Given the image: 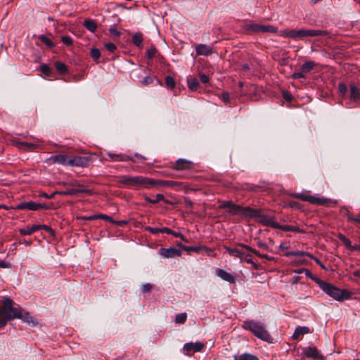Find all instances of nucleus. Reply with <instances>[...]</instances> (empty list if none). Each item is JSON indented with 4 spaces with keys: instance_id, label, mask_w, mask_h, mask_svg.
Listing matches in <instances>:
<instances>
[{
    "instance_id": "nucleus-1",
    "label": "nucleus",
    "mask_w": 360,
    "mask_h": 360,
    "mask_svg": "<svg viewBox=\"0 0 360 360\" xmlns=\"http://www.w3.org/2000/svg\"><path fill=\"white\" fill-rule=\"evenodd\" d=\"M22 309L18 305H15L10 298H5L3 306L0 309V328H3L10 320L21 319Z\"/></svg>"
},
{
    "instance_id": "nucleus-2",
    "label": "nucleus",
    "mask_w": 360,
    "mask_h": 360,
    "mask_svg": "<svg viewBox=\"0 0 360 360\" xmlns=\"http://www.w3.org/2000/svg\"><path fill=\"white\" fill-rule=\"evenodd\" d=\"M117 183L128 188L133 189H150L151 188V178L143 176L122 175L117 176Z\"/></svg>"
},
{
    "instance_id": "nucleus-3",
    "label": "nucleus",
    "mask_w": 360,
    "mask_h": 360,
    "mask_svg": "<svg viewBox=\"0 0 360 360\" xmlns=\"http://www.w3.org/2000/svg\"><path fill=\"white\" fill-rule=\"evenodd\" d=\"M316 283L323 292L337 301H342L350 298L349 292L345 290H341L329 283L317 279Z\"/></svg>"
},
{
    "instance_id": "nucleus-4",
    "label": "nucleus",
    "mask_w": 360,
    "mask_h": 360,
    "mask_svg": "<svg viewBox=\"0 0 360 360\" xmlns=\"http://www.w3.org/2000/svg\"><path fill=\"white\" fill-rule=\"evenodd\" d=\"M243 328L250 330L257 338L271 342V337L269 332L265 329L263 323L253 320L246 321L243 323Z\"/></svg>"
},
{
    "instance_id": "nucleus-5",
    "label": "nucleus",
    "mask_w": 360,
    "mask_h": 360,
    "mask_svg": "<svg viewBox=\"0 0 360 360\" xmlns=\"http://www.w3.org/2000/svg\"><path fill=\"white\" fill-rule=\"evenodd\" d=\"M329 34L327 30H292V39L304 40L307 37H313L316 36H326Z\"/></svg>"
},
{
    "instance_id": "nucleus-6",
    "label": "nucleus",
    "mask_w": 360,
    "mask_h": 360,
    "mask_svg": "<svg viewBox=\"0 0 360 360\" xmlns=\"http://www.w3.org/2000/svg\"><path fill=\"white\" fill-rule=\"evenodd\" d=\"M291 196L301 200L309 202L311 204L318 205H328L333 202L330 199H328L323 197L319 198L303 193H295L291 194Z\"/></svg>"
},
{
    "instance_id": "nucleus-7",
    "label": "nucleus",
    "mask_w": 360,
    "mask_h": 360,
    "mask_svg": "<svg viewBox=\"0 0 360 360\" xmlns=\"http://www.w3.org/2000/svg\"><path fill=\"white\" fill-rule=\"evenodd\" d=\"M253 211H255V212H251L250 217L257 219V221L264 226L278 229V223L275 221L274 217L262 214L258 209H253Z\"/></svg>"
},
{
    "instance_id": "nucleus-8",
    "label": "nucleus",
    "mask_w": 360,
    "mask_h": 360,
    "mask_svg": "<svg viewBox=\"0 0 360 360\" xmlns=\"http://www.w3.org/2000/svg\"><path fill=\"white\" fill-rule=\"evenodd\" d=\"M245 31L254 33H274L277 31V28L270 25H261L257 23H248L243 26Z\"/></svg>"
},
{
    "instance_id": "nucleus-9",
    "label": "nucleus",
    "mask_w": 360,
    "mask_h": 360,
    "mask_svg": "<svg viewBox=\"0 0 360 360\" xmlns=\"http://www.w3.org/2000/svg\"><path fill=\"white\" fill-rule=\"evenodd\" d=\"M91 163L89 156H70L69 166L86 167Z\"/></svg>"
},
{
    "instance_id": "nucleus-10",
    "label": "nucleus",
    "mask_w": 360,
    "mask_h": 360,
    "mask_svg": "<svg viewBox=\"0 0 360 360\" xmlns=\"http://www.w3.org/2000/svg\"><path fill=\"white\" fill-rule=\"evenodd\" d=\"M228 212L232 215L239 214L245 217H250V213L255 212L253 208L250 207H242L239 205L233 204Z\"/></svg>"
},
{
    "instance_id": "nucleus-11",
    "label": "nucleus",
    "mask_w": 360,
    "mask_h": 360,
    "mask_svg": "<svg viewBox=\"0 0 360 360\" xmlns=\"http://www.w3.org/2000/svg\"><path fill=\"white\" fill-rule=\"evenodd\" d=\"M15 209L20 210H28L34 211L40 209H48V206L46 204L37 203L32 201H30L22 202L17 204Z\"/></svg>"
},
{
    "instance_id": "nucleus-12",
    "label": "nucleus",
    "mask_w": 360,
    "mask_h": 360,
    "mask_svg": "<svg viewBox=\"0 0 360 360\" xmlns=\"http://www.w3.org/2000/svg\"><path fill=\"white\" fill-rule=\"evenodd\" d=\"M203 347L204 345L201 342H188L184 345L183 349L186 355L191 356L195 352H200Z\"/></svg>"
},
{
    "instance_id": "nucleus-13",
    "label": "nucleus",
    "mask_w": 360,
    "mask_h": 360,
    "mask_svg": "<svg viewBox=\"0 0 360 360\" xmlns=\"http://www.w3.org/2000/svg\"><path fill=\"white\" fill-rule=\"evenodd\" d=\"M159 254L164 258H174L181 256V251L180 249L170 247L168 248H160L159 250Z\"/></svg>"
},
{
    "instance_id": "nucleus-14",
    "label": "nucleus",
    "mask_w": 360,
    "mask_h": 360,
    "mask_svg": "<svg viewBox=\"0 0 360 360\" xmlns=\"http://www.w3.org/2000/svg\"><path fill=\"white\" fill-rule=\"evenodd\" d=\"M303 354L308 358L313 359H323L322 354L316 347H307L303 349Z\"/></svg>"
},
{
    "instance_id": "nucleus-15",
    "label": "nucleus",
    "mask_w": 360,
    "mask_h": 360,
    "mask_svg": "<svg viewBox=\"0 0 360 360\" xmlns=\"http://www.w3.org/2000/svg\"><path fill=\"white\" fill-rule=\"evenodd\" d=\"M217 275L222 280L229 282V283H235L236 281V277L235 275L229 274L221 269H217L216 270Z\"/></svg>"
},
{
    "instance_id": "nucleus-16",
    "label": "nucleus",
    "mask_w": 360,
    "mask_h": 360,
    "mask_svg": "<svg viewBox=\"0 0 360 360\" xmlns=\"http://www.w3.org/2000/svg\"><path fill=\"white\" fill-rule=\"evenodd\" d=\"M176 185H178V183L176 181L158 180V179H155L151 178V188H155V187H170V188H172Z\"/></svg>"
},
{
    "instance_id": "nucleus-17",
    "label": "nucleus",
    "mask_w": 360,
    "mask_h": 360,
    "mask_svg": "<svg viewBox=\"0 0 360 360\" xmlns=\"http://www.w3.org/2000/svg\"><path fill=\"white\" fill-rule=\"evenodd\" d=\"M224 249L226 250V252L228 253L230 256L239 258L240 262L243 261L245 252L244 251H243V250L238 248H231L227 246H224Z\"/></svg>"
},
{
    "instance_id": "nucleus-18",
    "label": "nucleus",
    "mask_w": 360,
    "mask_h": 360,
    "mask_svg": "<svg viewBox=\"0 0 360 360\" xmlns=\"http://www.w3.org/2000/svg\"><path fill=\"white\" fill-rule=\"evenodd\" d=\"M106 155L110 158L111 161H131L136 162L134 157L128 156L124 154H116L112 153H107Z\"/></svg>"
},
{
    "instance_id": "nucleus-19",
    "label": "nucleus",
    "mask_w": 360,
    "mask_h": 360,
    "mask_svg": "<svg viewBox=\"0 0 360 360\" xmlns=\"http://www.w3.org/2000/svg\"><path fill=\"white\" fill-rule=\"evenodd\" d=\"M69 159L70 156L65 155H57L51 156L49 159L52 163H58L62 165H68L69 166Z\"/></svg>"
},
{
    "instance_id": "nucleus-20",
    "label": "nucleus",
    "mask_w": 360,
    "mask_h": 360,
    "mask_svg": "<svg viewBox=\"0 0 360 360\" xmlns=\"http://www.w3.org/2000/svg\"><path fill=\"white\" fill-rule=\"evenodd\" d=\"M177 245L180 248V249L186 252H195L198 253L202 250H205L208 252V254H210V252H212L211 249L205 246H186L180 243H177Z\"/></svg>"
},
{
    "instance_id": "nucleus-21",
    "label": "nucleus",
    "mask_w": 360,
    "mask_h": 360,
    "mask_svg": "<svg viewBox=\"0 0 360 360\" xmlns=\"http://www.w3.org/2000/svg\"><path fill=\"white\" fill-rule=\"evenodd\" d=\"M195 51L197 55L199 56H210L212 53V48L207 44H200L196 46Z\"/></svg>"
},
{
    "instance_id": "nucleus-22",
    "label": "nucleus",
    "mask_w": 360,
    "mask_h": 360,
    "mask_svg": "<svg viewBox=\"0 0 360 360\" xmlns=\"http://www.w3.org/2000/svg\"><path fill=\"white\" fill-rule=\"evenodd\" d=\"M193 167V163L185 159H179L176 160L174 169L176 170H188Z\"/></svg>"
},
{
    "instance_id": "nucleus-23",
    "label": "nucleus",
    "mask_w": 360,
    "mask_h": 360,
    "mask_svg": "<svg viewBox=\"0 0 360 360\" xmlns=\"http://www.w3.org/2000/svg\"><path fill=\"white\" fill-rule=\"evenodd\" d=\"M310 333V329L307 326H298L295 328L292 335L293 340H299L302 335Z\"/></svg>"
},
{
    "instance_id": "nucleus-24",
    "label": "nucleus",
    "mask_w": 360,
    "mask_h": 360,
    "mask_svg": "<svg viewBox=\"0 0 360 360\" xmlns=\"http://www.w3.org/2000/svg\"><path fill=\"white\" fill-rule=\"evenodd\" d=\"M238 246L241 247L242 248H244V249L247 250L248 251L251 252L252 253L256 255L257 256H258L260 258H264V259H266L269 260V261L273 260V259H274L273 257H269V255H267L266 254H261L256 249L252 248V247H250V246H249L248 245L240 243V244H238Z\"/></svg>"
},
{
    "instance_id": "nucleus-25",
    "label": "nucleus",
    "mask_w": 360,
    "mask_h": 360,
    "mask_svg": "<svg viewBox=\"0 0 360 360\" xmlns=\"http://www.w3.org/2000/svg\"><path fill=\"white\" fill-rule=\"evenodd\" d=\"M82 193H89L90 191L86 189L70 188L63 191H58V194L60 195H74Z\"/></svg>"
},
{
    "instance_id": "nucleus-26",
    "label": "nucleus",
    "mask_w": 360,
    "mask_h": 360,
    "mask_svg": "<svg viewBox=\"0 0 360 360\" xmlns=\"http://www.w3.org/2000/svg\"><path fill=\"white\" fill-rule=\"evenodd\" d=\"M349 98L356 102L360 100V91L359 88L354 84L349 86Z\"/></svg>"
},
{
    "instance_id": "nucleus-27",
    "label": "nucleus",
    "mask_w": 360,
    "mask_h": 360,
    "mask_svg": "<svg viewBox=\"0 0 360 360\" xmlns=\"http://www.w3.org/2000/svg\"><path fill=\"white\" fill-rule=\"evenodd\" d=\"M24 322L28 323L29 325H31L32 326H35L38 324V321L36 319H34L30 312H25L23 313V311H22V316L21 319Z\"/></svg>"
},
{
    "instance_id": "nucleus-28",
    "label": "nucleus",
    "mask_w": 360,
    "mask_h": 360,
    "mask_svg": "<svg viewBox=\"0 0 360 360\" xmlns=\"http://www.w3.org/2000/svg\"><path fill=\"white\" fill-rule=\"evenodd\" d=\"M143 37L141 32H136L132 35V43L138 48H142Z\"/></svg>"
},
{
    "instance_id": "nucleus-29",
    "label": "nucleus",
    "mask_w": 360,
    "mask_h": 360,
    "mask_svg": "<svg viewBox=\"0 0 360 360\" xmlns=\"http://www.w3.org/2000/svg\"><path fill=\"white\" fill-rule=\"evenodd\" d=\"M37 231H39V227L36 226V225H32V226H27L26 228L20 229L19 232L22 236H30Z\"/></svg>"
},
{
    "instance_id": "nucleus-30",
    "label": "nucleus",
    "mask_w": 360,
    "mask_h": 360,
    "mask_svg": "<svg viewBox=\"0 0 360 360\" xmlns=\"http://www.w3.org/2000/svg\"><path fill=\"white\" fill-rule=\"evenodd\" d=\"M277 229L282 230L283 231H292L296 233H304L302 230H301L298 226H289V225H280L278 224V227Z\"/></svg>"
},
{
    "instance_id": "nucleus-31",
    "label": "nucleus",
    "mask_w": 360,
    "mask_h": 360,
    "mask_svg": "<svg viewBox=\"0 0 360 360\" xmlns=\"http://www.w3.org/2000/svg\"><path fill=\"white\" fill-rule=\"evenodd\" d=\"M188 87L191 91H195L198 90L200 84L197 79L189 77L187 79Z\"/></svg>"
},
{
    "instance_id": "nucleus-32",
    "label": "nucleus",
    "mask_w": 360,
    "mask_h": 360,
    "mask_svg": "<svg viewBox=\"0 0 360 360\" xmlns=\"http://www.w3.org/2000/svg\"><path fill=\"white\" fill-rule=\"evenodd\" d=\"M84 26L91 32H94L97 28V25L92 19H86L84 22Z\"/></svg>"
},
{
    "instance_id": "nucleus-33",
    "label": "nucleus",
    "mask_w": 360,
    "mask_h": 360,
    "mask_svg": "<svg viewBox=\"0 0 360 360\" xmlns=\"http://www.w3.org/2000/svg\"><path fill=\"white\" fill-rule=\"evenodd\" d=\"M316 66V63L314 61L308 60L304 63L301 66V70H302L305 74L309 72L312 70Z\"/></svg>"
},
{
    "instance_id": "nucleus-34",
    "label": "nucleus",
    "mask_w": 360,
    "mask_h": 360,
    "mask_svg": "<svg viewBox=\"0 0 360 360\" xmlns=\"http://www.w3.org/2000/svg\"><path fill=\"white\" fill-rule=\"evenodd\" d=\"M234 360H259L258 358L250 354L244 353L240 356L235 355Z\"/></svg>"
},
{
    "instance_id": "nucleus-35",
    "label": "nucleus",
    "mask_w": 360,
    "mask_h": 360,
    "mask_svg": "<svg viewBox=\"0 0 360 360\" xmlns=\"http://www.w3.org/2000/svg\"><path fill=\"white\" fill-rule=\"evenodd\" d=\"M144 200L149 203L155 204L160 201L165 200V196H164V195H162L161 193H158L155 195V199H151L148 196L145 195Z\"/></svg>"
},
{
    "instance_id": "nucleus-36",
    "label": "nucleus",
    "mask_w": 360,
    "mask_h": 360,
    "mask_svg": "<svg viewBox=\"0 0 360 360\" xmlns=\"http://www.w3.org/2000/svg\"><path fill=\"white\" fill-rule=\"evenodd\" d=\"M338 238L340 239V241H342L344 243V245L347 248L350 249L351 250H354V245H352L351 240L349 238H347L345 235L340 233L338 235Z\"/></svg>"
},
{
    "instance_id": "nucleus-37",
    "label": "nucleus",
    "mask_w": 360,
    "mask_h": 360,
    "mask_svg": "<svg viewBox=\"0 0 360 360\" xmlns=\"http://www.w3.org/2000/svg\"><path fill=\"white\" fill-rule=\"evenodd\" d=\"M88 219L89 220H95V219H102L105 221H110V223L114 222V220L110 216L103 214L89 216Z\"/></svg>"
},
{
    "instance_id": "nucleus-38",
    "label": "nucleus",
    "mask_w": 360,
    "mask_h": 360,
    "mask_svg": "<svg viewBox=\"0 0 360 360\" xmlns=\"http://www.w3.org/2000/svg\"><path fill=\"white\" fill-rule=\"evenodd\" d=\"M311 253L304 252V251H292V252H287L284 254L286 257H290V256H296V257H302V256H307L308 257H310Z\"/></svg>"
},
{
    "instance_id": "nucleus-39",
    "label": "nucleus",
    "mask_w": 360,
    "mask_h": 360,
    "mask_svg": "<svg viewBox=\"0 0 360 360\" xmlns=\"http://www.w3.org/2000/svg\"><path fill=\"white\" fill-rule=\"evenodd\" d=\"M57 71L61 75H64L68 72V68L65 63L62 62H56L55 64Z\"/></svg>"
},
{
    "instance_id": "nucleus-40",
    "label": "nucleus",
    "mask_w": 360,
    "mask_h": 360,
    "mask_svg": "<svg viewBox=\"0 0 360 360\" xmlns=\"http://www.w3.org/2000/svg\"><path fill=\"white\" fill-rule=\"evenodd\" d=\"M243 260L245 262H247L248 264H250L252 266V268L255 270H257L259 269V264H256L255 262H253V260L251 258V255H250L245 253V256L243 257Z\"/></svg>"
},
{
    "instance_id": "nucleus-41",
    "label": "nucleus",
    "mask_w": 360,
    "mask_h": 360,
    "mask_svg": "<svg viewBox=\"0 0 360 360\" xmlns=\"http://www.w3.org/2000/svg\"><path fill=\"white\" fill-rule=\"evenodd\" d=\"M165 84L168 89H174L176 86L174 79L172 76H167L165 77Z\"/></svg>"
},
{
    "instance_id": "nucleus-42",
    "label": "nucleus",
    "mask_w": 360,
    "mask_h": 360,
    "mask_svg": "<svg viewBox=\"0 0 360 360\" xmlns=\"http://www.w3.org/2000/svg\"><path fill=\"white\" fill-rule=\"evenodd\" d=\"M18 147L21 148L22 147H25L26 149L32 150L37 147L36 143H27V142H20L18 143Z\"/></svg>"
},
{
    "instance_id": "nucleus-43",
    "label": "nucleus",
    "mask_w": 360,
    "mask_h": 360,
    "mask_svg": "<svg viewBox=\"0 0 360 360\" xmlns=\"http://www.w3.org/2000/svg\"><path fill=\"white\" fill-rule=\"evenodd\" d=\"M39 40L44 43L45 45H46L48 47L51 48L54 46V44L53 41L46 37L45 35H40L39 37Z\"/></svg>"
},
{
    "instance_id": "nucleus-44",
    "label": "nucleus",
    "mask_w": 360,
    "mask_h": 360,
    "mask_svg": "<svg viewBox=\"0 0 360 360\" xmlns=\"http://www.w3.org/2000/svg\"><path fill=\"white\" fill-rule=\"evenodd\" d=\"M187 319L186 313H181L176 316L175 322L176 323H184Z\"/></svg>"
},
{
    "instance_id": "nucleus-45",
    "label": "nucleus",
    "mask_w": 360,
    "mask_h": 360,
    "mask_svg": "<svg viewBox=\"0 0 360 360\" xmlns=\"http://www.w3.org/2000/svg\"><path fill=\"white\" fill-rule=\"evenodd\" d=\"M40 70L43 74L48 77H49L51 74V70L50 67L46 64H42L40 66Z\"/></svg>"
},
{
    "instance_id": "nucleus-46",
    "label": "nucleus",
    "mask_w": 360,
    "mask_h": 360,
    "mask_svg": "<svg viewBox=\"0 0 360 360\" xmlns=\"http://www.w3.org/2000/svg\"><path fill=\"white\" fill-rule=\"evenodd\" d=\"M91 56L95 61H98L101 56V51L98 49L93 48L91 50Z\"/></svg>"
},
{
    "instance_id": "nucleus-47",
    "label": "nucleus",
    "mask_w": 360,
    "mask_h": 360,
    "mask_svg": "<svg viewBox=\"0 0 360 360\" xmlns=\"http://www.w3.org/2000/svg\"><path fill=\"white\" fill-rule=\"evenodd\" d=\"M155 79H156V77L155 76H146L141 80V83L142 84L147 86L148 84H152Z\"/></svg>"
},
{
    "instance_id": "nucleus-48",
    "label": "nucleus",
    "mask_w": 360,
    "mask_h": 360,
    "mask_svg": "<svg viewBox=\"0 0 360 360\" xmlns=\"http://www.w3.org/2000/svg\"><path fill=\"white\" fill-rule=\"evenodd\" d=\"M292 79H305L306 78V74L302 71L295 72L291 76Z\"/></svg>"
},
{
    "instance_id": "nucleus-49",
    "label": "nucleus",
    "mask_w": 360,
    "mask_h": 360,
    "mask_svg": "<svg viewBox=\"0 0 360 360\" xmlns=\"http://www.w3.org/2000/svg\"><path fill=\"white\" fill-rule=\"evenodd\" d=\"M338 91L342 96H345L347 91V86L343 83H340L338 85Z\"/></svg>"
},
{
    "instance_id": "nucleus-50",
    "label": "nucleus",
    "mask_w": 360,
    "mask_h": 360,
    "mask_svg": "<svg viewBox=\"0 0 360 360\" xmlns=\"http://www.w3.org/2000/svg\"><path fill=\"white\" fill-rule=\"evenodd\" d=\"M157 49L155 46H152L150 49H148L146 51L148 59H152L156 53Z\"/></svg>"
},
{
    "instance_id": "nucleus-51",
    "label": "nucleus",
    "mask_w": 360,
    "mask_h": 360,
    "mask_svg": "<svg viewBox=\"0 0 360 360\" xmlns=\"http://www.w3.org/2000/svg\"><path fill=\"white\" fill-rule=\"evenodd\" d=\"M153 289V285L147 283L141 286V290L143 293L150 292Z\"/></svg>"
},
{
    "instance_id": "nucleus-52",
    "label": "nucleus",
    "mask_w": 360,
    "mask_h": 360,
    "mask_svg": "<svg viewBox=\"0 0 360 360\" xmlns=\"http://www.w3.org/2000/svg\"><path fill=\"white\" fill-rule=\"evenodd\" d=\"M145 230L152 234H158V233H160L161 228H153V227H150V226H146V227H145Z\"/></svg>"
},
{
    "instance_id": "nucleus-53",
    "label": "nucleus",
    "mask_w": 360,
    "mask_h": 360,
    "mask_svg": "<svg viewBox=\"0 0 360 360\" xmlns=\"http://www.w3.org/2000/svg\"><path fill=\"white\" fill-rule=\"evenodd\" d=\"M280 35L281 37H288V38H291L292 39V30H282V31H281Z\"/></svg>"
},
{
    "instance_id": "nucleus-54",
    "label": "nucleus",
    "mask_w": 360,
    "mask_h": 360,
    "mask_svg": "<svg viewBox=\"0 0 360 360\" xmlns=\"http://www.w3.org/2000/svg\"><path fill=\"white\" fill-rule=\"evenodd\" d=\"M105 47L110 53H113L116 50V49H117V47L115 45V44H113L112 42H109V43L105 44Z\"/></svg>"
},
{
    "instance_id": "nucleus-55",
    "label": "nucleus",
    "mask_w": 360,
    "mask_h": 360,
    "mask_svg": "<svg viewBox=\"0 0 360 360\" xmlns=\"http://www.w3.org/2000/svg\"><path fill=\"white\" fill-rule=\"evenodd\" d=\"M36 226L39 227V230H45L51 233H53V229L46 224L36 225Z\"/></svg>"
},
{
    "instance_id": "nucleus-56",
    "label": "nucleus",
    "mask_w": 360,
    "mask_h": 360,
    "mask_svg": "<svg viewBox=\"0 0 360 360\" xmlns=\"http://www.w3.org/2000/svg\"><path fill=\"white\" fill-rule=\"evenodd\" d=\"M199 77H200V79L201 82L203 84H207L210 81L209 77L204 73L200 72L199 74Z\"/></svg>"
},
{
    "instance_id": "nucleus-57",
    "label": "nucleus",
    "mask_w": 360,
    "mask_h": 360,
    "mask_svg": "<svg viewBox=\"0 0 360 360\" xmlns=\"http://www.w3.org/2000/svg\"><path fill=\"white\" fill-rule=\"evenodd\" d=\"M61 39L65 45L70 46L72 44V39L69 36H63Z\"/></svg>"
},
{
    "instance_id": "nucleus-58",
    "label": "nucleus",
    "mask_w": 360,
    "mask_h": 360,
    "mask_svg": "<svg viewBox=\"0 0 360 360\" xmlns=\"http://www.w3.org/2000/svg\"><path fill=\"white\" fill-rule=\"evenodd\" d=\"M219 98L224 103H228L229 101V94L224 91L220 95Z\"/></svg>"
},
{
    "instance_id": "nucleus-59",
    "label": "nucleus",
    "mask_w": 360,
    "mask_h": 360,
    "mask_svg": "<svg viewBox=\"0 0 360 360\" xmlns=\"http://www.w3.org/2000/svg\"><path fill=\"white\" fill-rule=\"evenodd\" d=\"M283 97L285 101L289 102L292 101V100L293 99L292 94L288 91H284L283 93Z\"/></svg>"
},
{
    "instance_id": "nucleus-60",
    "label": "nucleus",
    "mask_w": 360,
    "mask_h": 360,
    "mask_svg": "<svg viewBox=\"0 0 360 360\" xmlns=\"http://www.w3.org/2000/svg\"><path fill=\"white\" fill-rule=\"evenodd\" d=\"M304 273L307 278H309L316 282V280L318 278H316L309 269H304Z\"/></svg>"
},
{
    "instance_id": "nucleus-61",
    "label": "nucleus",
    "mask_w": 360,
    "mask_h": 360,
    "mask_svg": "<svg viewBox=\"0 0 360 360\" xmlns=\"http://www.w3.org/2000/svg\"><path fill=\"white\" fill-rule=\"evenodd\" d=\"M160 233L170 234V235L173 236V233H174V231L169 228L163 227V228H161Z\"/></svg>"
},
{
    "instance_id": "nucleus-62",
    "label": "nucleus",
    "mask_w": 360,
    "mask_h": 360,
    "mask_svg": "<svg viewBox=\"0 0 360 360\" xmlns=\"http://www.w3.org/2000/svg\"><path fill=\"white\" fill-rule=\"evenodd\" d=\"M173 236L176 238H180L183 241L188 243V240L185 238V236L179 232H175L173 233Z\"/></svg>"
},
{
    "instance_id": "nucleus-63",
    "label": "nucleus",
    "mask_w": 360,
    "mask_h": 360,
    "mask_svg": "<svg viewBox=\"0 0 360 360\" xmlns=\"http://www.w3.org/2000/svg\"><path fill=\"white\" fill-rule=\"evenodd\" d=\"M309 258L314 260L315 262L317 264H319L322 269H325V266L323 265L321 262L317 257H314L313 255L311 254Z\"/></svg>"
},
{
    "instance_id": "nucleus-64",
    "label": "nucleus",
    "mask_w": 360,
    "mask_h": 360,
    "mask_svg": "<svg viewBox=\"0 0 360 360\" xmlns=\"http://www.w3.org/2000/svg\"><path fill=\"white\" fill-rule=\"evenodd\" d=\"M109 32L111 34L114 35V36H116V37H119L120 35V32L118 31L117 29H115V27H110L109 29Z\"/></svg>"
}]
</instances>
